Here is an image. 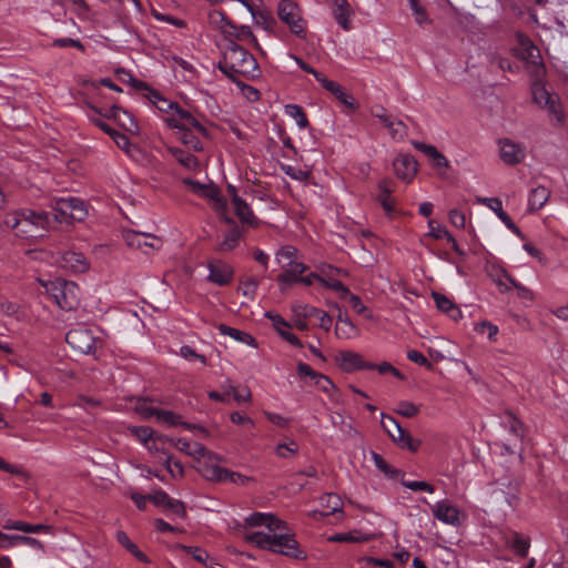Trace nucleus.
Returning a JSON list of instances; mask_svg holds the SVG:
<instances>
[{
	"label": "nucleus",
	"mask_w": 568,
	"mask_h": 568,
	"mask_svg": "<svg viewBox=\"0 0 568 568\" xmlns=\"http://www.w3.org/2000/svg\"><path fill=\"white\" fill-rule=\"evenodd\" d=\"M219 69L227 75L229 79L235 81V74L245 78L255 77L258 71L256 59L243 47L234 41H230L223 60L219 62Z\"/></svg>",
	"instance_id": "obj_1"
},
{
	"label": "nucleus",
	"mask_w": 568,
	"mask_h": 568,
	"mask_svg": "<svg viewBox=\"0 0 568 568\" xmlns=\"http://www.w3.org/2000/svg\"><path fill=\"white\" fill-rule=\"evenodd\" d=\"M193 467L206 480L221 483L222 474H226V468L219 465L222 462L221 457L200 443H193Z\"/></svg>",
	"instance_id": "obj_2"
},
{
	"label": "nucleus",
	"mask_w": 568,
	"mask_h": 568,
	"mask_svg": "<svg viewBox=\"0 0 568 568\" xmlns=\"http://www.w3.org/2000/svg\"><path fill=\"white\" fill-rule=\"evenodd\" d=\"M61 310L74 311L80 305V291L74 282L57 278L42 283Z\"/></svg>",
	"instance_id": "obj_3"
},
{
	"label": "nucleus",
	"mask_w": 568,
	"mask_h": 568,
	"mask_svg": "<svg viewBox=\"0 0 568 568\" xmlns=\"http://www.w3.org/2000/svg\"><path fill=\"white\" fill-rule=\"evenodd\" d=\"M381 425L390 440L400 449H408L412 453L419 449L420 440L414 439L409 432L404 429L393 416L382 413Z\"/></svg>",
	"instance_id": "obj_4"
},
{
	"label": "nucleus",
	"mask_w": 568,
	"mask_h": 568,
	"mask_svg": "<svg viewBox=\"0 0 568 568\" xmlns=\"http://www.w3.org/2000/svg\"><path fill=\"white\" fill-rule=\"evenodd\" d=\"M65 342L74 355L94 354L101 347V341L85 327H78L69 331L65 335Z\"/></svg>",
	"instance_id": "obj_5"
},
{
	"label": "nucleus",
	"mask_w": 568,
	"mask_h": 568,
	"mask_svg": "<svg viewBox=\"0 0 568 568\" xmlns=\"http://www.w3.org/2000/svg\"><path fill=\"white\" fill-rule=\"evenodd\" d=\"M49 224L47 213H36L28 211L22 213L20 219L14 217L10 224L16 230L17 235L23 237L42 236L40 230H44Z\"/></svg>",
	"instance_id": "obj_6"
},
{
	"label": "nucleus",
	"mask_w": 568,
	"mask_h": 568,
	"mask_svg": "<svg viewBox=\"0 0 568 568\" xmlns=\"http://www.w3.org/2000/svg\"><path fill=\"white\" fill-rule=\"evenodd\" d=\"M54 215L55 221L62 222L63 220L82 221L87 214V207L82 200L77 197L60 199L55 202Z\"/></svg>",
	"instance_id": "obj_7"
},
{
	"label": "nucleus",
	"mask_w": 568,
	"mask_h": 568,
	"mask_svg": "<svg viewBox=\"0 0 568 568\" xmlns=\"http://www.w3.org/2000/svg\"><path fill=\"white\" fill-rule=\"evenodd\" d=\"M278 18L285 22L296 36H303L305 28L301 17V10L292 0H282L277 9Z\"/></svg>",
	"instance_id": "obj_8"
},
{
	"label": "nucleus",
	"mask_w": 568,
	"mask_h": 568,
	"mask_svg": "<svg viewBox=\"0 0 568 568\" xmlns=\"http://www.w3.org/2000/svg\"><path fill=\"white\" fill-rule=\"evenodd\" d=\"M271 551L282 554L294 559H306V552L300 549L294 535L274 534Z\"/></svg>",
	"instance_id": "obj_9"
},
{
	"label": "nucleus",
	"mask_w": 568,
	"mask_h": 568,
	"mask_svg": "<svg viewBox=\"0 0 568 568\" xmlns=\"http://www.w3.org/2000/svg\"><path fill=\"white\" fill-rule=\"evenodd\" d=\"M294 312L296 316L303 317V320L298 318L294 323L295 327L300 331H306L308 328V325L305 320L312 316H318L320 327L324 328L325 331H329L332 326L333 318L326 312L321 311L316 307L298 305L297 307L294 308Z\"/></svg>",
	"instance_id": "obj_10"
},
{
	"label": "nucleus",
	"mask_w": 568,
	"mask_h": 568,
	"mask_svg": "<svg viewBox=\"0 0 568 568\" xmlns=\"http://www.w3.org/2000/svg\"><path fill=\"white\" fill-rule=\"evenodd\" d=\"M123 236L130 247L141 250L144 253H148L149 248L160 250L163 243L161 237L136 231H125Z\"/></svg>",
	"instance_id": "obj_11"
},
{
	"label": "nucleus",
	"mask_w": 568,
	"mask_h": 568,
	"mask_svg": "<svg viewBox=\"0 0 568 568\" xmlns=\"http://www.w3.org/2000/svg\"><path fill=\"white\" fill-rule=\"evenodd\" d=\"M339 368L345 373H352L356 369H374L375 364L365 362L363 356L352 351H339L335 357Z\"/></svg>",
	"instance_id": "obj_12"
},
{
	"label": "nucleus",
	"mask_w": 568,
	"mask_h": 568,
	"mask_svg": "<svg viewBox=\"0 0 568 568\" xmlns=\"http://www.w3.org/2000/svg\"><path fill=\"white\" fill-rule=\"evenodd\" d=\"M546 74L544 63H535L534 65V81L531 83V97L532 101L539 106H544L547 102L555 97L556 94L549 93L545 84L542 83V78Z\"/></svg>",
	"instance_id": "obj_13"
},
{
	"label": "nucleus",
	"mask_w": 568,
	"mask_h": 568,
	"mask_svg": "<svg viewBox=\"0 0 568 568\" xmlns=\"http://www.w3.org/2000/svg\"><path fill=\"white\" fill-rule=\"evenodd\" d=\"M207 267L210 270L207 277L210 282L220 286L227 285L232 282L234 270L230 264L221 260H212L209 261Z\"/></svg>",
	"instance_id": "obj_14"
},
{
	"label": "nucleus",
	"mask_w": 568,
	"mask_h": 568,
	"mask_svg": "<svg viewBox=\"0 0 568 568\" xmlns=\"http://www.w3.org/2000/svg\"><path fill=\"white\" fill-rule=\"evenodd\" d=\"M148 498L155 506H161L182 519L186 518L185 504L182 500L170 498V496L165 491L158 490L154 494L148 495Z\"/></svg>",
	"instance_id": "obj_15"
},
{
	"label": "nucleus",
	"mask_w": 568,
	"mask_h": 568,
	"mask_svg": "<svg viewBox=\"0 0 568 568\" xmlns=\"http://www.w3.org/2000/svg\"><path fill=\"white\" fill-rule=\"evenodd\" d=\"M94 112L109 118L114 119L125 131L134 133L138 131L139 126L136 121L134 120L133 115L130 114L126 110L121 108L120 105H112L109 110V112H101L97 108H92Z\"/></svg>",
	"instance_id": "obj_16"
},
{
	"label": "nucleus",
	"mask_w": 568,
	"mask_h": 568,
	"mask_svg": "<svg viewBox=\"0 0 568 568\" xmlns=\"http://www.w3.org/2000/svg\"><path fill=\"white\" fill-rule=\"evenodd\" d=\"M417 161L409 154H399L393 162L396 176L410 182L417 174Z\"/></svg>",
	"instance_id": "obj_17"
},
{
	"label": "nucleus",
	"mask_w": 568,
	"mask_h": 568,
	"mask_svg": "<svg viewBox=\"0 0 568 568\" xmlns=\"http://www.w3.org/2000/svg\"><path fill=\"white\" fill-rule=\"evenodd\" d=\"M320 83L349 110L355 111L358 108L355 99L339 83L328 80L326 77L320 78Z\"/></svg>",
	"instance_id": "obj_18"
},
{
	"label": "nucleus",
	"mask_w": 568,
	"mask_h": 568,
	"mask_svg": "<svg viewBox=\"0 0 568 568\" xmlns=\"http://www.w3.org/2000/svg\"><path fill=\"white\" fill-rule=\"evenodd\" d=\"M500 158L508 165H516L525 158L523 148L509 139L499 140Z\"/></svg>",
	"instance_id": "obj_19"
},
{
	"label": "nucleus",
	"mask_w": 568,
	"mask_h": 568,
	"mask_svg": "<svg viewBox=\"0 0 568 568\" xmlns=\"http://www.w3.org/2000/svg\"><path fill=\"white\" fill-rule=\"evenodd\" d=\"M413 145L416 150L425 153L432 161L433 166L439 172L442 169H448L449 164L443 153H440L434 145L426 144L424 142L414 141Z\"/></svg>",
	"instance_id": "obj_20"
},
{
	"label": "nucleus",
	"mask_w": 568,
	"mask_h": 568,
	"mask_svg": "<svg viewBox=\"0 0 568 568\" xmlns=\"http://www.w3.org/2000/svg\"><path fill=\"white\" fill-rule=\"evenodd\" d=\"M434 516L440 521L454 526H459V510L447 504V503H438L433 509Z\"/></svg>",
	"instance_id": "obj_21"
},
{
	"label": "nucleus",
	"mask_w": 568,
	"mask_h": 568,
	"mask_svg": "<svg viewBox=\"0 0 568 568\" xmlns=\"http://www.w3.org/2000/svg\"><path fill=\"white\" fill-rule=\"evenodd\" d=\"M378 190L381 191L377 197L378 202L381 203L385 212H393L394 201L390 197V195L395 191V182L392 179H383L378 182Z\"/></svg>",
	"instance_id": "obj_22"
},
{
	"label": "nucleus",
	"mask_w": 568,
	"mask_h": 568,
	"mask_svg": "<svg viewBox=\"0 0 568 568\" xmlns=\"http://www.w3.org/2000/svg\"><path fill=\"white\" fill-rule=\"evenodd\" d=\"M61 265L78 273H83L89 268L83 254L77 252H65L61 257Z\"/></svg>",
	"instance_id": "obj_23"
},
{
	"label": "nucleus",
	"mask_w": 568,
	"mask_h": 568,
	"mask_svg": "<svg viewBox=\"0 0 568 568\" xmlns=\"http://www.w3.org/2000/svg\"><path fill=\"white\" fill-rule=\"evenodd\" d=\"M155 417L158 422L168 424L169 426L181 425L187 429H199L203 434L207 435V432L202 426H196L185 422H181V416L171 410L158 409Z\"/></svg>",
	"instance_id": "obj_24"
},
{
	"label": "nucleus",
	"mask_w": 568,
	"mask_h": 568,
	"mask_svg": "<svg viewBox=\"0 0 568 568\" xmlns=\"http://www.w3.org/2000/svg\"><path fill=\"white\" fill-rule=\"evenodd\" d=\"M383 534H369L363 535L358 530H353L348 532L336 534L328 538V541L332 542H364L372 539L381 538Z\"/></svg>",
	"instance_id": "obj_25"
},
{
	"label": "nucleus",
	"mask_w": 568,
	"mask_h": 568,
	"mask_svg": "<svg viewBox=\"0 0 568 568\" xmlns=\"http://www.w3.org/2000/svg\"><path fill=\"white\" fill-rule=\"evenodd\" d=\"M432 296H433V298L436 303V306L439 311H442L446 314H449V316L452 318H454L455 321L462 317V312L459 311L457 305H455L453 303V301L449 300L446 295H444L442 293L433 292Z\"/></svg>",
	"instance_id": "obj_26"
},
{
	"label": "nucleus",
	"mask_w": 568,
	"mask_h": 568,
	"mask_svg": "<svg viewBox=\"0 0 568 568\" xmlns=\"http://www.w3.org/2000/svg\"><path fill=\"white\" fill-rule=\"evenodd\" d=\"M335 7V18L344 30L351 29L349 16L352 13L351 6L347 0H328Z\"/></svg>",
	"instance_id": "obj_27"
},
{
	"label": "nucleus",
	"mask_w": 568,
	"mask_h": 568,
	"mask_svg": "<svg viewBox=\"0 0 568 568\" xmlns=\"http://www.w3.org/2000/svg\"><path fill=\"white\" fill-rule=\"evenodd\" d=\"M210 24L220 30L225 38L229 36V31L234 30V23L220 10H213L209 13Z\"/></svg>",
	"instance_id": "obj_28"
},
{
	"label": "nucleus",
	"mask_w": 568,
	"mask_h": 568,
	"mask_svg": "<svg viewBox=\"0 0 568 568\" xmlns=\"http://www.w3.org/2000/svg\"><path fill=\"white\" fill-rule=\"evenodd\" d=\"M230 192L233 194V205L236 215L242 222L254 224L256 223L255 217L253 216L248 205L235 194V189L233 186L229 187Z\"/></svg>",
	"instance_id": "obj_29"
},
{
	"label": "nucleus",
	"mask_w": 568,
	"mask_h": 568,
	"mask_svg": "<svg viewBox=\"0 0 568 568\" xmlns=\"http://www.w3.org/2000/svg\"><path fill=\"white\" fill-rule=\"evenodd\" d=\"M519 43L525 50V59L530 60V72L534 75L535 63H542L540 60L539 49L532 43V41L524 36H519Z\"/></svg>",
	"instance_id": "obj_30"
},
{
	"label": "nucleus",
	"mask_w": 568,
	"mask_h": 568,
	"mask_svg": "<svg viewBox=\"0 0 568 568\" xmlns=\"http://www.w3.org/2000/svg\"><path fill=\"white\" fill-rule=\"evenodd\" d=\"M116 540L139 561L143 564L151 562L150 558L144 552H142L133 541H131L124 531L120 530L116 532Z\"/></svg>",
	"instance_id": "obj_31"
},
{
	"label": "nucleus",
	"mask_w": 568,
	"mask_h": 568,
	"mask_svg": "<svg viewBox=\"0 0 568 568\" xmlns=\"http://www.w3.org/2000/svg\"><path fill=\"white\" fill-rule=\"evenodd\" d=\"M286 270L277 276V281L282 283L297 282L298 275L306 271V266L303 263L296 261H290L285 265Z\"/></svg>",
	"instance_id": "obj_32"
},
{
	"label": "nucleus",
	"mask_w": 568,
	"mask_h": 568,
	"mask_svg": "<svg viewBox=\"0 0 568 568\" xmlns=\"http://www.w3.org/2000/svg\"><path fill=\"white\" fill-rule=\"evenodd\" d=\"M488 205L491 210H494L497 216L506 224L508 229H510L515 234L521 236V232L519 227L513 222L509 215L503 210L501 201L499 199H489Z\"/></svg>",
	"instance_id": "obj_33"
},
{
	"label": "nucleus",
	"mask_w": 568,
	"mask_h": 568,
	"mask_svg": "<svg viewBox=\"0 0 568 568\" xmlns=\"http://www.w3.org/2000/svg\"><path fill=\"white\" fill-rule=\"evenodd\" d=\"M168 150L175 158V160L184 168L189 170L199 169V161L193 154L187 153L178 148H169Z\"/></svg>",
	"instance_id": "obj_34"
},
{
	"label": "nucleus",
	"mask_w": 568,
	"mask_h": 568,
	"mask_svg": "<svg viewBox=\"0 0 568 568\" xmlns=\"http://www.w3.org/2000/svg\"><path fill=\"white\" fill-rule=\"evenodd\" d=\"M227 38L231 39V41H233V39H236V40H240V41L248 40L250 43H252L255 48L258 47L257 39L253 34L251 28L248 26H245V24H242L240 27L234 24V30L231 29L229 31Z\"/></svg>",
	"instance_id": "obj_35"
},
{
	"label": "nucleus",
	"mask_w": 568,
	"mask_h": 568,
	"mask_svg": "<svg viewBox=\"0 0 568 568\" xmlns=\"http://www.w3.org/2000/svg\"><path fill=\"white\" fill-rule=\"evenodd\" d=\"M542 108L547 109L548 113L555 118L557 125L562 126L565 124V112L560 98L557 94L552 97Z\"/></svg>",
	"instance_id": "obj_36"
},
{
	"label": "nucleus",
	"mask_w": 568,
	"mask_h": 568,
	"mask_svg": "<svg viewBox=\"0 0 568 568\" xmlns=\"http://www.w3.org/2000/svg\"><path fill=\"white\" fill-rule=\"evenodd\" d=\"M550 192L545 186H537L531 190L529 197V207L531 211L541 209L548 201Z\"/></svg>",
	"instance_id": "obj_37"
},
{
	"label": "nucleus",
	"mask_w": 568,
	"mask_h": 568,
	"mask_svg": "<svg viewBox=\"0 0 568 568\" xmlns=\"http://www.w3.org/2000/svg\"><path fill=\"white\" fill-rule=\"evenodd\" d=\"M202 195L214 201L215 210L217 212L223 213L225 211L226 202H225L224 197L222 196L220 189L216 187L214 184H207V186H205Z\"/></svg>",
	"instance_id": "obj_38"
},
{
	"label": "nucleus",
	"mask_w": 568,
	"mask_h": 568,
	"mask_svg": "<svg viewBox=\"0 0 568 568\" xmlns=\"http://www.w3.org/2000/svg\"><path fill=\"white\" fill-rule=\"evenodd\" d=\"M0 540H8V545H17L19 542L28 544L37 548L40 552L43 551V545L32 537L19 536V535H6L0 531Z\"/></svg>",
	"instance_id": "obj_39"
},
{
	"label": "nucleus",
	"mask_w": 568,
	"mask_h": 568,
	"mask_svg": "<svg viewBox=\"0 0 568 568\" xmlns=\"http://www.w3.org/2000/svg\"><path fill=\"white\" fill-rule=\"evenodd\" d=\"M240 239V230L237 227H233L225 234L224 240L219 244L216 250L219 252L232 251L239 244Z\"/></svg>",
	"instance_id": "obj_40"
},
{
	"label": "nucleus",
	"mask_w": 568,
	"mask_h": 568,
	"mask_svg": "<svg viewBox=\"0 0 568 568\" xmlns=\"http://www.w3.org/2000/svg\"><path fill=\"white\" fill-rule=\"evenodd\" d=\"M312 276L315 277L316 281H318L321 284H323L325 287L334 290L339 293L341 298H346L347 295H349V290L338 280H327L321 275H317L315 273H312Z\"/></svg>",
	"instance_id": "obj_41"
},
{
	"label": "nucleus",
	"mask_w": 568,
	"mask_h": 568,
	"mask_svg": "<svg viewBox=\"0 0 568 568\" xmlns=\"http://www.w3.org/2000/svg\"><path fill=\"white\" fill-rule=\"evenodd\" d=\"M273 538H274V534L267 535V534H264L261 531L245 536V539L247 541H251V542L255 544L257 547H260L262 549H267V550L271 549V546L273 544Z\"/></svg>",
	"instance_id": "obj_42"
},
{
	"label": "nucleus",
	"mask_w": 568,
	"mask_h": 568,
	"mask_svg": "<svg viewBox=\"0 0 568 568\" xmlns=\"http://www.w3.org/2000/svg\"><path fill=\"white\" fill-rule=\"evenodd\" d=\"M94 123L97 126H99L103 132L108 133L113 140L114 142L119 145V146H122V145H126L129 143L128 141V138L113 130L112 128H110L109 124H106L105 122L99 120V119H94Z\"/></svg>",
	"instance_id": "obj_43"
},
{
	"label": "nucleus",
	"mask_w": 568,
	"mask_h": 568,
	"mask_svg": "<svg viewBox=\"0 0 568 568\" xmlns=\"http://www.w3.org/2000/svg\"><path fill=\"white\" fill-rule=\"evenodd\" d=\"M428 226V236L434 237L436 240L445 237L448 242H454L453 235L445 227H442L435 220H429Z\"/></svg>",
	"instance_id": "obj_44"
},
{
	"label": "nucleus",
	"mask_w": 568,
	"mask_h": 568,
	"mask_svg": "<svg viewBox=\"0 0 568 568\" xmlns=\"http://www.w3.org/2000/svg\"><path fill=\"white\" fill-rule=\"evenodd\" d=\"M221 477H222L221 483L230 480L233 484L242 485V486H245V485H248V484L255 481V479L253 477L245 476V475H242L240 473H235V471H232L229 469H226V474H222Z\"/></svg>",
	"instance_id": "obj_45"
},
{
	"label": "nucleus",
	"mask_w": 568,
	"mask_h": 568,
	"mask_svg": "<svg viewBox=\"0 0 568 568\" xmlns=\"http://www.w3.org/2000/svg\"><path fill=\"white\" fill-rule=\"evenodd\" d=\"M381 121L386 125L389 130L390 134L395 138L397 135L403 136V131L406 128L402 121H398L396 124L390 121L389 116L386 114H377Z\"/></svg>",
	"instance_id": "obj_46"
},
{
	"label": "nucleus",
	"mask_w": 568,
	"mask_h": 568,
	"mask_svg": "<svg viewBox=\"0 0 568 568\" xmlns=\"http://www.w3.org/2000/svg\"><path fill=\"white\" fill-rule=\"evenodd\" d=\"M394 412L404 417L412 418L419 413V408L412 402H400Z\"/></svg>",
	"instance_id": "obj_47"
},
{
	"label": "nucleus",
	"mask_w": 568,
	"mask_h": 568,
	"mask_svg": "<svg viewBox=\"0 0 568 568\" xmlns=\"http://www.w3.org/2000/svg\"><path fill=\"white\" fill-rule=\"evenodd\" d=\"M180 549H182L183 551L192 555V557L203 564V565H206V561L207 559L210 558V555L207 554L206 550H203L199 547H192V546H184V545H179L178 546Z\"/></svg>",
	"instance_id": "obj_48"
},
{
	"label": "nucleus",
	"mask_w": 568,
	"mask_h": 568,
	"mask_svg": "<svg viewBox=\"0 0 568 568\" xmlns=\"http://www.w3.org/2000/svg\"><path fill=\"white\" fill-rule=\"evenodd\" d=\"M149 399L146 398H140L136 400L135 404V412L140 414L143 418H150L152 416H155L158 413V408L149 406Z\"/></svg>",
	"instance_id": "obj_49"
},
{
	"label": "nucleus",
	"mask_w": 568,
	"mask_h": 568,
	"mask_svg": "<svg viewBox=\"0 0 568 568\" xmlns=\"http://www.w3.org/2000/svg\"><path fill=\"white\" fill-rule=\"evenodd\" d=\"M511 548L516 551V554L518 556H520L521 558H525L528 554V549H529V540L528 539H523L519 534L515 532L514 534V540H513V544H511Z\"/></svg>",
	"instance_id": "obj_50"
},
{
	"label": "nucleus",
	"mask_w": 568,
	"mask_h": 568,
	"mask_svg": "<svg viewBox=\"0 0 568 568\" xmlns=\"http://www.w3.org/2000/svg\"><path fill=\"white\" fill-rule=\"evenodd\" d=\"M164 465L173 478H183L184 468L179 460H173L172 456H169Z\"/></svg>",
	"instance_id": "obj_51"
},
{
	"label": "nucleus",
	"mask_w": 568,
	"mask_h": 568,
	"mask_svg": "<svg viewBox=\"0 0 568 568\" xmlns=\"http://www.w3.org/2000/svg\"><path fill=\"white\" fill-rule=\"evenodd\" d=\"M287 113L297 119V123L301 128H306L308 125L307 118L303 111V109L296 104L286 105Z\"/></svg>",
	"instance_id": "obj_52"
},
{
	"label": "nucleus",
	"mask_w": 568,
	"mask_h": 568,
	"mask_svg": "<svg viewBox=\"0 0 568 568\" xmlns=\"http://www.w3.org/2000/svg\"><path fill=\"white\" fill-rule=\"evenodd\" d=\"M315 385H317L321 388V390H323L324 393L334 392V393L338 394L337 397H339L338 389L336 388L334 383L327 376L320 374L317 376V378L315 379ZM336 400L338 402L339 398H336Z\"/></svg>",
	"instance_id": "obj_53"
},
{
	"label": "nucleus",
	"mask_w": 568,
	"mask_h": 568,
	"mask_svg": "<svg viewBox=\"0 0 568 568\" xmlns=\"http://www.w3.org/2000/svg\"><path fill=\"white\" fill-rule=\"evenodd\" d=\"M326 497H327V505L332 507V510L329 513L313 511L312 513L313 517H316L317 515H320L321 517H325V516H328L331 514H335L336 511L342 510V507H341L342 504H341L338 496H336L334 494H327Z\"/></svg>",
	"instance_id": "obj_54"
},
{
	"label": "nucleus",
	"mask_w": 568,
	"mask_h": 568,
	"mask_svg": "<svg viewBox=\"0 0 568 568\" xmlns=\"http://www.w3.org/2000/svg\"><path fill=\"white\" fill-rule=\"evenodd\" d=\"M372 456H373V459H374L375 465L377 466V468L379 470H382L384 474L393 477V476H395V475H397L399 473L397 469L392 468L386 463V460L381 455H378L377 453L373 452Z\"/></svg>",
	"instance_id": "obj_55"
},
{
	"label": "nucleus",
	"mask_w": 568,
	"mask_h": 568,
	"mask_svg": "<svg viewBox=\"0 0 568 568\" xmlns=\"http://www.w3.org/2000/svg\"><path fill=\"white\" fill-rule=\"evenodd\" d=\"M403 486L406 488L414 490V491H427V493H434V486L428 484L427 481H406L402 480Z\"/></svg>",
	"instance_id": "obj_56"
},
{
	"label": "nucleus",
	"mask_w": 568,
	"mask_h": 568,
	"mask_svg": "<svg viewBox=\"0 0 568 568\" xmlns=\"http://www.w3.org/2000/svg\"><path fill=\"white\" fill-rule=\"evenodd\" d=\"M181 140L185 145H189L194 151H201L203 149L201 142L199 141V139L196 136H194L192 134L190 129H187V130H185V132H183Z\"/></svg>",
	"instance_id": "obj_57"
},
{
	"label": "nucleus",
	"mask_w": 568,
	"mask_h": 568,
	"mask_svg": "<svg viewBox=\"0 0 568 568\" xmlns=\"http://www.w3.org/2000/svg\"><path fill=\"white\" fill-rule=\"evenodd\" d=\"M270 517H271V514L255 513L246 518V523H247V525H250L252 527H257V526H266L267 527Z\"/></svg>",
	"instance_id": "obj_58"
},
{
	"label": "nucleus",
	"mask_w": 568,
	"mask_h": 568,
	"mask_svg": "<svg viewBox=\"0 0 568 568\" xmlns=\"http://www.w3.org/2000/svg\"><path fill=\"white\" fill-rule=\"evenodd\" d=\"M256 24L263 26L265 29H271L273 24H275L274 18L265 11L255 12V18H253Z\"/></svg>",
	"instance_id": "obj_59"
},
{
	"label": "nucleus",
	"mask_w": 568,
	"mask_h": 568,
	"mask_svg": "<svg viewBox=\"0 0 568 568\" xmlns=\"http://www.w3.org/2000/svg\"><path fill=\"white\" fill-rule=\"evenodd\" d=\"M284 172L290 175L291 178L300 181H305L310 176V171H305L302 169H296L291 165L283 166Z\"/></svg>",
	"instance_id": "obj_60"
},
{
	"label": "nucleus",
	"mask_w": 568,
	"mask_h": 568,
	"mask_svg": "<svg viewBox=\"0 0 568 568\" xmlns=\"http://www.w3.org/2000/svg\"><path fill=\"white\" fill-rule=\"evenodd\" d=\"M243 91L244 95L250 100V101H257L260 99V91L248 84H245L239 80H235L234 81Z\"/></svg>",
	"instance_id": "obj_61"
},
{
	"label": "nucleus",
	"mask_w": 568,
	"mask_h": 568,
	"mask_svg": "<svg viewBox=\"0 0 568 568\" xmlns=\"http://www.w3.org/2000/svg\"><path fill=\"white\" fill-rule=\"evenodd\" d=\"M407 357L414 363L426 366V368L429 371L434 368V365L422 353L417 351H409L407 353Z\"/></svg>",
	"instance_id": "obj_62"
},
{
	"label": "nucleus",
	"mask_w": 568,
	"mask_h": 568,
	"mask_svg": "<svg viewBox=\"0 0 568 568\" xmlns=\"http://www.w3.org/2000/svg\"><path fill=\"white\" fill-rule=\"evenodd\" d=\"M276 332L281 335V337L283 339H285L291 345L298 347V348H302L304 346L303 343L298 339V337L296 335L288 332V328L282 327L281 329H278Z\"/></svg>",
	"instance_id": "obj_63"
},
{
	"label": "nucleus",
	"mask_w": 568,
	"mask_h": 568,
	"mask_svg": "<svg viewBox=\"0 0 568 568\" xmlns=\"http://www.w3.org/2000/svg\"><path fill=\"white\" fill-rule=\"evenodd\" d=\"M448 215H449V221L454 226L459 227V229L465 227L466 219L462 211H459L457 209H453L449 211Z\"/></svg>",
	"instance_id": "obj_64"
}]
</instances>
